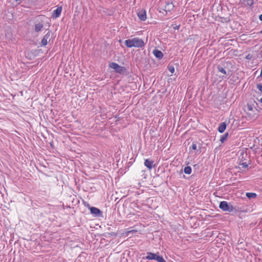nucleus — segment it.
Returning a JSON list of instances; mask_svg holds the SVG:
<instances>
[{
  "label": "nucleus",
  "instance_id": "nucleus-1",
  "mask_svg": "<svg viewBox=\"0 0 262 262\" xmlns=\"http://www.w3.org/2000/svg\"><path fill=\"white\" fill-rule=\"evenodd\" d=\"M219 208L224 211H228L229 212H234L244 211L241 208L238 206H233L232 205L229 204L226 201H222L219 205Z\"/></svg>",
  "mask_w": 262,
  "mask_h": 262
},
{
  "label": "nucleus",
  "instance_id": "nucleus-2",
  "mask_svg": "<svg viewBox=\"0 0 262 262\" xmlns=\"http://www.w3.org/2000/svg\"><path fill=\"white\" fill-rule=\"evenodd\" d=\"M125 45L128 48H142L144 46L143 40L140 38L136 37L133 39H127L124 42Z\"/></svg>",
  "mask_w": 262,
  "mask_h": 262
},
{
  "label": "nucleus",
  "instance_id": "nucleus-3",
  "mask_svg": "<svg viewBox=\"0 0 262 262\" xmlns=\"http://www.w3.org/2000/svg\"><path fill=\"white\" fill-rule=\"evenodd\" d=\"M109 67L114 69L116 73L120 74H124L126 71L125 67H122L116 62H112L110 63Z\"/></svg>",
  "mask_w": 262,
  "mask_h": 262
},
{
  "label": "nucleus",
  "instance_id": "nucleus-4",
  "mask_svg": "<svg viewBox=\"0 0 262 262\" xmlns=\"http://www.w3.org/2000/svg\"><path fill=\"white\" fill-rule=\"evenodd\" d=\"M146 259L148 260H156L158 262H166L162 256L150 252L147 253Z\"/></svg>",
  "mask_w": 262,
  "mask_h": 262
},
{
  "label": "nucleus",
  "instance_id": "nucleus-5",
  "mask_svg": "<svg viewBox=\"0 0 262 262\" xmlns=\"http://www.w3.org/2000/svg\"><path fill=\"white\" fill-rule=\"evenodd\" d=\"M137 16L141 20H145L147 18L146 11L144 9L138 10Z\"/></svg>",
  "mask_w": 262,
  "mask_h": 262
},
{
  "label": "nucleus",
  "instance_id": "nucleus-6",
  "mask_svg": "<svg viewBox=\"0 0 262 262\" xmlns=\"http://www.w3.org/2000/svg\"><path fill=\"white\" fill-rule=\"evenodd\" d=\"M62 11V7H58L55 10L53 11L51 17L53 19H55L59 17Z\"/></svg>",
  "mask_w": 262,
  "mask_h": 262
},
{
  "label": "nucleus",
  "instance_id": "nucleus-7",
  "mask_svg": "<svg viewBox=\"0 0 262 262\" xmlns=\"http://www.w3.org/2000/svg\"><path fill=\"white\" fill-rule=\"evenodd\" d=\"M91 213L94 215L95 216H101L102 214V211L98 208L91 207L90 208Z\"/></svg>",
  "mask_w": 262,
  "mask_h": 262
},
{
  "label": "nucleus",
  "instance_id": "nucleus-8",
  "mask_svg": "<svg viewBox=\"0 0 262 262\" xmlns=\"http://www.w3.org/2000/svg\"><path fill=\"white\" fill-rule=\"evenodd\" d=\"M154 161L153 160H150L148 159L145 160L144 161V165L148 168L149 170L151 169L153 167H155V165L154 164Z\"/></svg>",
  "mask_w": 262,
  "mask_h": 262
},
{
  "label": "nucleus",
  "instance_id": "nucleus-9",
  "mask_svg": "<svg viewBox=\"0 0 262 262\" xmlns=\"http://www.w3.org/2000/svg\"><path fill=\"white\" fill-rule=\"evenodd\" d=\"M152 53L154 55V56L159 59L162 58L163 56V53L158 49H154V51H152Z\"/></svg>",
  "mask_w": 262,
  "mask_h": 262
},
{
  "label": "nucleus",
  "instance_id": "nucleus-10",
  "mask_svg": "<svg viewBox=\"0 0 262 262\" xmlns=\"http://www.w3.org/2000/svg\"><path fill=\"white\" fill-rule=\"evenodd\" d=\"M227 127V124L225 122L221 123L218 127V131L220 133H223L226 129Z\"/></svg>",
  "mask_w": 262,
  "mask_h": 262
},
{
  "label": "nucleus",
  "instance_id": "nucleus-11",
  "mask_svg": "<svg viewBox=\"0 0 262 262\" xmlns=\"http://www.w3.org/2000/svg\"><path fill=\"white\" fill-rule=\"evenodd\" d=\"M257 117V114L255 113V112H247V117L249 118V119H252L254 118H256Z\"/></svg>",
  "mask_w": 262,
  "mask_h": 262
},
{
  "label": "nucleus",
  "instance_id": "nucleus-12",
  "mask_svg": "<svg viewBox=\"0 0 262 262\" xmlns=\"http://www.w3.org/2000/svg\"><path fill=\"white\" fill-rule=\"evenodd\" d=\"M173 7L174 5H173L172 3L168 2L165 6V10L166 11L170 12L171 10L173 9Z\"/></svg>",
  "mask_w": 262,
  "mask_h": 262
},
{
  "label": "nucleus",
  "instance_id": "nucleus-13",
  "mask_svg": "<svg viewBox=\"0 0 262 262\" xmlns=\"http://www.w3.org/2000/svg\"><path fill=\"white\" fill-rule=\"evenodd\" d=\"M43 27V25L42 23H38L35 25V31L36 32H39L42 29Z\"/></svg>",
  "mask_w": 262,
  "mask_h": 262
},
{
  "label": "nucleus",
  "instance_id": "nucleus-14",
  "mask_svg": "<svg viewBox=\"0 0 262 262\" xmlns=\"http://www.w3.org/2000/svg\"><path fill=\"white\" fill-rule=\"evenodd\" d=\"M246 196L249 199H254L256 197L257 194L253 192H247L246 194Z\"/></svg>",
  "mask_w": 262,
  "mask_h": 262
},
{
  "label": "nucleus",
  "instance_id": "nucleus-15",
  "mask_svg": "<svg viewBox=\"0 0 262 262\" xmlns=\"http://www.w3.org/2000/svg\"><path fill=\"white\" fill-rule=\"evenodd\" d=\"M217 69L219 72H220L221 73H223V74H224V75L227 74V72H226L225 69L222 66L218 65L217 66Z\"/></svg>",
  "mask_w": 262,
  "mask_h": 262
},
{
  "label": "nucleus",
  "instance_id": "nucleus-16",
  "mask_svg": "<svg viewBox=\"0 0 262 262\" xmlns=\"http://www.w3.org/2000/svg\"><path fill=\"white\" fill-rule=\"evenodd\" d=\"M229 136V134L228 133H225L224 135H222L221 137V138H220V141L222 142V143H224V141L225 140H226V139H227L228 137Z\"/></svg>",
  "mask_w": 262,
  "mask_h": 262
},
{
  "label": "nucleus",
  "instance_id": "nucleus-17",
  "mask_svg": "<svg viewBox=\"0 0 262 262\" xmlns=\"http://www.w3.org/2000/svg\"><path fill=\"white\" fill-rule=\"evenodd\" d=\"M191 171H192V169H191V168L190 166H186L185 168H184V172L186 174H189L191 173Z\"/></svg>",
  "mask_w": 262,
  "mask_h": 262
},
{
  "label": "nucleus",
  "instance_id": "nucleus-18",
  "mask_svg": "<svg viewBox=\"0 0 262 262\" xmlns=\"http://www.w3.org/2000/svg\"><path fill=\"white\" fill-rule=\"evenodd\" d=\"M255 110H254V108L253 106L250 104H248L247 106V110L249 112H255L257 110L255 109Z\"/></svg>",
  "mask_w": 262,
  "mask_h": 262
},
{
  "label": "nucleus",
  "instance_id": "nucleus-19",
  "mask_svg": "<svg viewBox=\"0 0 262 262\" xmlns=\"http://www.w3.org/2000/svg\"><path fill=\"white\" fill-rule=\"evenodd\" d=\"M249 164H250L249 163H247V162H239V165H242V167L243 168H246L247 167H248Z\"/></svg>",
  "mask_w": 262,
  "mask_h": 262
},
{
  "label": "nucleus",
  "instance_id": "nucleus-20",
  "mask_svg": "<svg viewBox=\"0 0 262 262\" xmlns=\"http://www.w3.org/2000/svg\"><path fill=\"white\" fill-rule=\"evenodd\" d=\"M51 32L48 31L47 33L43 36V38H45L47 40L50 39Z\"/></svg>",
  "mask_w": 262,
  "mask_h": 262
},
{
  "label": "nucleus",
  "instance_id": "nucleus-21",
  "mask_svg": "<svg viewBox=\"0 0 262 262\" xmlns=\"http://www.w3.org/2000/svg\"><path fill=\"white\" fill-rule=\"evenodd\" d=\"M168 69L171 73H173L174 72L175 69L174 67L172 66H168Z\"/></svg>",
  "mask_w": 262,
  "mask_h": 262
},
{
  "label": "nucleus",
  "instance_id": "nucleus-22",
  "mask_svg": "<svg viewBox=\"0 0 262 262\" xmlns=\"http://www.w3.org/2000/svg\"><path fill=\"white\" fill-rule=\"evenodd\" d=\"M253 5V0H247L246 5L251 6Z\"/></svg>",
  "mask_w": 262,
  "mask_h": 262
},
{
  "label": "nucleus",
  "instance_id": "nucleus-23",
  "mask_svg": "<svg viewBox=\"0 0 262 262\" xmlns=\"http://www.w3.org/2000/svg\"><path fill=\"white\" fill-rule=\"evenodd\" d=\"M41 43L42 46H45L48 43V40L45 39V38H42L41 41Z\"/></svg>",
  "mask_w": 262,
  "mask_h": 262
},
{
  "label": "nucleus",
  "instance_id": "nucleus-24",
  "mask_svg": "<svg viewBox=\"0 0 262 262\" xmlns=\"http://www.w3.org/2000/svg\"><path fill=\"white\" fill-rule=\"evenodd\" d=\"M256 88L261 93H262V84L261 83H258L256 85Z\"/></svg>",
  "mask_w": 262,
  "mask_h": 262
},
{
  "label": "nucleus",
  "instance_id": "nucleus-25",
  "mask_svg": "<svg viewBox=\"0 0 262 262\" xmlns=\"http://www.w3.org/2000/svg\"><path fill=\"white\" fill-rule=\"evenodd\" d=\"M171 26L173 27V28L174 30H179L180 29V25H172Z\"/></svg>",
  "mask_w": 262,
  "mask_h": 262
},
{
  "label": "nucleus",
  "instance_id": "nucleus-26",
  "mask_svg": "<svg viewBox=\"0 0 262 262\" xmlns=\"http://www.w3.org/2000/svg\"><path fill=\"white\" fill-rule=\"evenodd\" d=\"M191 148L193 149V150H195L196 149V143L195 142H193L192 145H191Z\"/></svg>",
  "mask_w": 262,
  "mask_h": 262
},
{
  "label": "nucleus",
  "instance_id": "nucleus-27",
  "mask_svg": "<svg viewBox=\"0 0 262 262\" xmlns=\"http://www.w3.org/2000/svg\"><path fill=\"white\" fill-rule=\"evenodd\" d=\"M244 152L242 153L240 157H241V158H240V162H243L244 160H245V158L244 157Z\"/></svg>",
  "mask_w": 262,
  "mask_h": 262
},
{
  "label": "nucleus",
  "instance_id": "nucleus-28",
  "mask_svg": "<svg viewBox=\"0 0 262 262\" xmlns=\"http://www.w3.org/2000/svg\"><path fill=\"white\" fill-rule=\"evenodd\" d=\"M109 234L110 235H111L112 236H115V235H116V233H115V232H112V233H110Z\"/></svg>",
  "mask_w": 262,
  "mask_h": 262
},
{
  "label": "nucleus",
  "instance_id": "nucleus-29",
  "mask_svg": "<svg viewBox=\"0 0 262 262\" xmlns=\"http://www.w3.org/2000/svg\"><path fill=\"white\" fill-rule=\"evenodd\" d=\"M259 19L260 21H262V14H260L259 16Z\"/></svg>",
  "mask_w": 262,
  "mask_h": 262
},
{
  "label": "nucleus",
  "instance_id": "nucleus-30",
  "mask_svg": "<svg viewBox=\"0 0 262 262\" xmlns=\"http://www.w3.org/2000/svg\"><path fill=\"white\" fill-rule=\"evenodd\" d=\"M132 232H134V230L129 231L126 233V234H127V235H128L129 234V233H130Z\"/></svg>",
  "mask_w": 262,
  "mask_h": 262
},
{
  "label": "nucleus",
  "instance_id": "nucleus-31",
  "mask_svg": "<svg viewBox=\"0 0 262 262\" xmlns=\"http://www.w3.org/2000/svg\"><path fill=\"white\" fill-rule=\"evenodd\" d=\"M260 101L261 103H262V97L260 98Z\"/></svg>",
  "mask_w": 262,
  "mask_h": 262
},
{
  "label": "nucleus",
  "instance_id": "nucleus-32",
  "mask_svg": "<svg viewBox=\"0 0 262 262\" xmlns=\"http://www.w3.org/2000/svg\"><path fill=\"white\" fill-rule=\"evenodd\" d=\"M15 2L20 1V0H14Z\"/></svg>",
  "mask_w": 262,
  "mask_h": 262
},
{
  "label": "nucleus",
  "instance_id": "nucleus-33",
  "mask_svg": "<svg viewBox=\"0 0 262 262\" xmlns=\"http://www.w3.org/2000/svg\"><path fill=\"white\" fill-rule=\"evenodd\" d=\"M260 33L262 34V30L260 31Z\"/></svg>",
  "mask_w": 262,
  "mask_h": 262
},
{
  "label": "nucleus",
  "instance_id": "nucleus-34",
  "mask_svg": "<svg viewBox=\"0 0 262 262\" xmlns=\"http://www.w3.org/2000/svg\"><path fill=\"white\" fill-rule=\"evenodd\" d=\"M222 77V78H224L225 77H224V76H223Z\"/></svg>",
  "mask_w": 262,
  "mask_h": 262
}]
</instances>
